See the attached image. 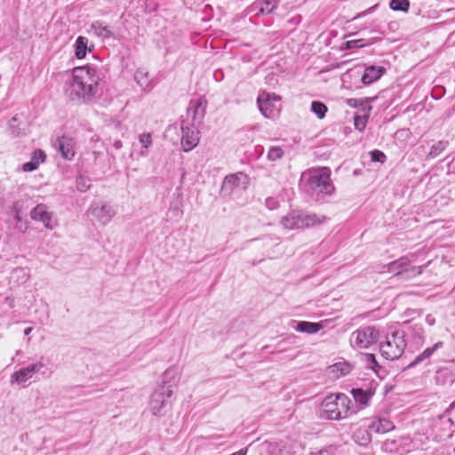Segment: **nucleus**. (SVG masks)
<instances>
[{"instance_id":"cd10ccee","label":"nucleus","mask_w":455,"mask_h":455,"mask_svg":"<svg viewBox=\"0 0 455 455\" xmlns=\"http://www.w3.org/2000/svg\"><path fill=\"white\" fill-rule=\"evenodd\" d=\"M448 142L440 140L431 147L428 156L432 158L438 156L447 147Z\"/></svg>"},{"instance_id":"2f4dec72","label":"nucleus","mask_w":455,"mask_h":455,"mask_svg":"<svg viewBox=\"0 0 455 455\" xmlns=\"http://www.w3.org/2000/svg\"><path fill=\"white\" fill-rule=\"evenodd\" d=\"M363 361L366 363L367 367L377 371V368H379L376 357L373 354H364L362 356Z\"/></svg>"},{"instance_id":"412c9836","label":"nucleus","mask_w":455,"mask_h":455,"mask_svg":"<svg viewBox=\"0 0 455 455\" xmlns=\"http://www.w3.org/2000/svg\"><path fill=\"white\" fill-rule=\"evenodd\" d=\"M89 40L85 36H78L75 43L76 57H85L87 52H91L92 46H88Z\"/></svg>"},{"instance_id":"ddd939ff","label":"nucleus","mask_w":455,"mask_h":455,"mask_svg":"<svg viewBox=\"0 0 455 455\" xmlns=\"http://www.w3.org/2000/svg\"><path fill=\"white\" fill-rule=\"evenodd\" d=\"M88 212L102 225L109 223L116 214V212L110 205L100 204H93L88 210Z\"/></svg>"},{"instance_id":"f704fd0d","label":"nucleus","mask_w":455,"mask_h":455,"mask_svg":"<svg viewBox=\"0 0 455 455\" xmlns=\"http://www.w3.org/2000/svg\"><path fill=\"white\" fill-rule=\"evenodd\" d=\"M414 259H411L409 257H402L397 260L392 262V267L399 266L403 271L409 267L410 263Z\"/></svg>"},{"instance_id":"c85d7f7f","label":"nucleus","mask_w":455,"mask_h":455,"mask_svg":"<svg viewBox=\"0 0 455 455\" xmlns=\"http://www.w3.org/2000/svg\"><path fill=\"white\" fill-rule=\"evenodd\" d=\"M20 120H19V116H13L10 122H9V128H10V131L12 132V134L13 136H20V134L23 133V130L24 129H21L20 127Z\"/></svg>"},{"instance_id":"4c0bfd02","label":"nucleus","mask_w":455,"mask_h":455,"mask_svg":"<svg viewBox=\"0 0 455 455\" xmlns=\"http://www.w3.org/2000/svg\"><path fill=\"white\" fill-rule=\"evenodd\" d=\"M422 273V267H407L405 270H404V275H406V277H412V276H416V275H419Z\"/></svg>"},{"instance_id":"a18cd8bd","label":"nucleus","mask_w":455,"mask_h":455,"mask_svg":"<svg viewBox=\"0 0 455 455\" xmlns=\"http://www.w3.org/2000/svg\"><path fill=\"white\" fill-rule=\"evenodd\" d=\"M311 455H332L329 450H321L317 452L312 453Z\"/></svg>"},{"instance_id":"c756f323","label":"nucleus","mask_w":455,"mask_h":455,"mask_svg":"<svg viewBox=\"0 0 455 455\" xmlns=\"http://www.w3.org/2000/svg\"><path fill=\"white\" fill-rule=\"evenodd\" d=\"M389 6L394 11L406 12L409 9L410 2L408 0H391Z\"/></svg>"},{"instance_id":"c03bdc74","label":"nucleus","mask_w":455,"mask_h":455,"mask_svg":"<svg viewBox=\"0 0 455 455\" xmlns=\"http://www.w3.org/2000/svg\"><path fill=\"white\" fill-rule=\"evenodd\" d=\"M426 322L429 324V325H434L435 323V319L433 315H427L426 316Z\"/></svg>"},{"instance_id":"6ab92c4d","label":"nucleus","mask_w":455,"mask_h":455,"mask_svg":"<svg viewBox=\"0 0 455 455\" xmlns=\"http://www.w3.org/2000/svg\"><path fill=\"white\" fill-rule=\"evenodd\" d=\"M134 79L143 91L148 92L151 90L152 81L145 68H139L134 75Z\"/></svg>"},{"instance_id":"2eb2a0df","label":"nucleus","mask_w":455,"mask_h":455,"mask_svg":"<svg viewBox=\"0 0 455 455\" xmlns=\"http://www.w3.org/2000/svg\"><path fill=\"white\" fill-rule=\"evenodd\" d=\"M75 141L72 138L68 136H62L58 139L56 147L60 152L63 158L71 160L75 156Z\"/></svg>"},{"instance_id":"f03ea898","label":"nucleus","mask_w":455,"mask_h":455,"mask_svg":"<svg viewBox=\"0 0 455 455\" xmlns=\"http://www.w3.org/2000/svg\"><path fill=\"white\" fill-rule=\"evenodd\" d=\"M162 386L151 395L149 410L157 417L164 416L170 408L169 398L172 395L177 387L176 372L174 370H166L162 378Z\"/></svg>"},{"instance_id":"a211bd4d","label":"nucleus","mask_w":455,"mask_h":455,"mask_svg":"<svg viewBox=\"0 0 455 455\" xmlns=\"http://www.w3.org/2000/svg\"><path fill=\"white\" fill-rule=\"evenodd\" d=\"M351 365L347 362H339L328 368L329 374L335 379L346 376L351 371Z\"/></svg>"},{"instance_id":"6e6552de","label":"nucleus","mask_w":455,"mask_h":455,"mask_svg":"<svg viewBox=\"0 0 455 455\" xmlns=\"http://www.w3.org/2000/svg\"><path fill=\"white\" fill-rule=\"evenodd\" d=\"M258 106L267 118H275L281 111V98L275 94L263 92L258 97Z\"/></svg>"},{"instance_id":"a19ab883","label":"nucleus","mask_w":455,"mask_h":455,"mask_svg":"<svg viewBox=\"0 0 455 455\" xmlns=\"http://www.w3.org/2000/svg\"><path fill=\"white\" fill-rule=\"evenodd\" d=\"M347 104L351 108H356L359 104L361 105L362 103L359 100L351 98L347 100Z\"/></svg>"},{"instance_id":"72a5a7b5","label":"nucleus","mask_w":455,"mask_h":455,"mask_svg":"<svg viewBox=\"0 0 455 455\" xmlns=\"http://www.w3.org/2000/svg\"><path fill=\"white\" fill-rule=\"evenodd\" d=\"M278 0H264L263 4L260 7V12H271L278 5Z\"/></svg>"},{"instance_id":"0eeeda50","label":"nucleus","mask_w":455,"mask_h":455,"mask_svg":"<svg viewBox=\"0 0 455 455\" xmlns=\"http://www.w3.org/2000/svg\"><path fill=\"white\" fill-rule=\"evenodd\" d=\"M379 331L376 327L365 326L352 332L350 343L356 348H368L375 344L379 340Z\"/></svg>"},{"instance_id":"9d476101","label":"nucleus","mask_w":455,"mask_h":455,"mask_svg":"<svg viewBox=\"0 0 455 455\" xmlns=\"http://www.w3.org/2000/svg\"><path fill=\"white\" fill-rule=\"evenodd\" d=\"M30 218L35 221L43 223V225L50 230H52L58 226L53 212L44 204H38L31 210Z\"/></svg>"},{"instance_id":"5701e85b","label":"nucleus","mask_w":455,"mask_h":455,"mask_svg":"<svg viewBox=\"0 0 455 455\" xmlns=\"http://www.w3.org/2000/svg\"><path fill=\"white\" fill-rule=\"evenodd\" d=\"M443 347V342L439 341L436 342L433 347L426 348L420 355H417L415 359L409 364V367H413L420 363H422L424 360L429 358L434 352Z\"/></svg>"},{"instance_id":"e433bc0d","label":"nucleus","mask_w":455,"mask_h":455,"mask_svg":"<svg viewBox=\"0 0 455 455\" xmlns=\"http://www.w3.org/2000/svg\"><path fill=\"white\" fill-rule=\"evenodd\" d=\"M139 141L144 148H148L152 144L151 133H142L139 136Z\"/></svg>"},{"instance_id":"a878e982","label":"nucleus","mask_w":455,"mask_h":455,"mask_svg":"<svg viewBox=\"0 0 455 455\" xmlns=\"http://www.w3.org/2000/svg\"><path fill=\"white\" fill-rule=\"evenodd\" d=\"M371 109V107H370V106L364 107L363 108V115H356L355 116V127L357 130H359V131L364 130V128L366 126V124L368 122V118H369V115H370Z\"/></svg>"},{"instance_id":"bb28decb","label":"nucleus","mask_w":455,"mask_h":455,"mask_svg":"<svg viewBox=\"0 0 455 455\" xmlns=\"http://www.w3.org/2000/svg\"><path fill=\"white\" fill-rule=\"evenodd\" d=\"M311 111L315 114L319 119H323L327 112V107L321 101H313Z\"/></svg>"},{"instance_id":"20e7f679","label":"nucleus","mask_w":455,"mask_h":455,"mask_svg":"<svg viewBox=\"0 0 455 455\" xmlns=\"http://www.w3.org/2000/svg\"><path fill=\"white\" fill-rule=\"evenodd\" d=\"M351 400L344 394L327 395L320 405L323 418L331 420H339L347 418L352 412Z\"/></svg>"},{"instance_id":"f8f14e48","label":"nucleus","mask_w":455,"mask_h":455,"mask_svg":"<svg viewBox=\"0 0 455 455\" xmlns=\"http://www.w3.org/2000/svg\"><path fill=\"white\" fill-rule=\"evenodd\" d=\"M181 145L184 151L192 150L199 142L198 126L182 122L181 125Z\"/></svg>"},{"instance_id":"7ed1b4c3","label":"nucleus","mask_w":455,"mask_h":455,"mask_svg":"<svg viewBox=\"0 0 455 455\" xmlns=\"http://www.w3.org/2000/svg\"><path fill=\"white\" fill-rule=\"evenodd\" d=\"M300 182L307 192L331 195L334 191V186L331 181V170L328 167L304 172Z\"/></svg>"},{"instance_id":"58836bf2","label":"nucleus","mask_w":455,"mask_h":455,"mask_svg":"<svg viewBox=\"0 0 455 455\" xmlns=\"http://www.w3.org/2000/svg\"><path fill=\"white\" fill-rule=\"evenodd\" d=\"M266 206L269 210H274L278 207V201L275 198L268 197L266 199Z\"/></svg>"},{"instance_id":"423d86ee","label":"nucleus","mask_w":455,"mask_h":455,"mask_svg":"<svg viewBox=\"0 0 455 455\" xmlns=\"http://www.w3.org/2000/svg\"><path fill=\"white\" fill-rule=\"evenodd\" d=\"M327 220L324 215L306 213L299 211H292L281 220V225L285 229L311 228L323 223Z\"/></svg>"},{"instance_id":"37998d69","label":"nucleus","mask_w":455,"mask_h":455,"mask_svg":"<svg viewBox=\"0 0 455 455\" xmlns=\"http://www.w3.org/2000/svg\"><path fill=\"white\" fill-rule=\"evenodd\" d=\"M13 275H22L24 278L27 277V272L24 268H16L14 269L13 273H12Z\"/></svg>"},{"instance_id":"39448f33","label":"nucleus","mask_w":455,"mask_h":455,"mask_svg":"<svg viewBox=\"0 0 455 455\" xmlns=\"http://www.w3.org/2000/svg\"><path fill=\"white\" fill-rule=\"evenodd\" d=\"M406 345L404 331H394L386 334L385 340L380 342L379 352L383 357L393 361L401 357Z\"/></svg>"},{"instance_id":"b1692460","label":"nucleus","mask_w":455,"mask_h":455,"mask_svg":"<svg viewBox=\"0 0 455 455\" xmlns=\"http://www.w3.org/2000/svg\"><path fill=\"white\" fill-rule=\"evenodd\" d=\"M394 424L387 419H379L373 421L370 428L376 433H387L394 428Z\"/></svg>"},{"instance_id":"ea45409f","label":"nucleus","mask_w":455,"mask_h":455,"mask_svg":"<svg viewBox=\"0 0 455 455\" xmlns=\"http://www.w3.org/2000/svg\"><path fill=\"white\" fill-rule=\"evenodd\" d=\"M387 271L389 273H395V275H404V271L403 269H401V267L399 266H395L394 267H392V262L390 264H388L387 266Z\"/></svg>"},{"instance_id":"f257e3e1","label":"nucleus","mask_w":455,"mask_h":455,"mask_svg":"<svg viewBox=\"0 0 455 455\" xmlns=\"http://www.w3.org/2000/svg\"><path fill=\"white\" fill-rule=\"evenodd\" d=\"M98 92V76L95 71L87 67L73 69L67 92L72 100L89 102Z\"/></svg>"},{"instance_id":"393cba45","label":"nucleus","mask_w":455,"mask_h":455,"mask_svg":"<svg viewBox=\"0 0 455 455\" xmlns=\"http://www.w3.org/2000/svg\"><path fill=\"white\" fill-rule=\"evenodd\" d=\"M91 31L97 36L108 38L111 36V31L108 26L100 21H95L92 24Z\"/></svg>"},{"instance_id":"7c9ffc66","label":"nucleus","mask_w":455,"mask_h":455,"mask_svg":"<svg viewBox=\"0 0 455 455\" xmlns=\"http://www.w3.org/2000/svg\"><path fill=\"white\" fill-rule=\"evenodd\" d=\"M91 187V180L84 175H80L76 179V188L80 192H85L87 191Z\"/></svg>"},{"instance_id":"79ce46f5","label":"nucleus","mask_w":455,"mask_h":455,"mask_svg":"<svg viewBox=\"0 0 455 455\" xmlns=\"http://www.w3.org/2000/svg\"><path fill=\"white\" fill-rule=\"evenodd\" d=\"M360 40H351L347 42V48H354V47H361L363 46L362 44H360Z\"/></svg>"},{"instance_id":"dca6fc26","label":"nucleus","mask_w":455,"mask_h":455,"mask_svg":"<svg viewBox=\"0 0 455 455\" xmlns=\"http://www.w3.org/2000/svg\"><path fill=\"white\" fill-rule=\"evenodd\" d=\"M46 159V154L42 149H36L33 152L29 162L22 165L24 172H33L38 168L40 164L44 163Z\"/></svg>"},{"instance_id":"4be33fe9","label":"nucleus","mask_w":455,"mask_h":455,"mask_svg":"<svg viewBox=\"0 0 455 455\" xmlns=\"http://www.w3.org/2000/svg\"><path fill=\"white\" fill-rule=\"evenodd\" d=\"M322 328L323 325L319 323L301 321L297 323L295 330L299 332L315 334L317 333Z\"/></svg>"},{"instance_id":"9b49d317","label":"nucleus","mask_w":455,"mask_h":455,"mask_svg":"<svg viewBox=\"0 0 455 455\" xmlns=\"http://www.w3.org/2000/svg\"><path fill=\"white\" fill-rule=\"evenodd\" d=\"M207 102L204 99L192 100L187 109V124H192L194 125H199L205 115Z\"/></svg>"},{"instance_id":"1a4fd4ad","label":"nucleus","mask_w":455,"mask_h":455,"mask_svg":"<svg viewBox=\"0 0 455 455\" xmlns=\"http://www.w3.org/2000/svg\"><path fill=\"white\" fill-rule=\"evenodd\" d=\"M249 178L243 172L227 176L222 183L221 192L224 196H231L235 190H243L248 187Z\"/></svg>"},{"instance_id":"4468645a","label":"nucleus","mask_w":455,"mask_h":455,"mask_svg":"<svg viewBox=\"0 0 455 455\" xmlns=\"http://www.w3.org/2000/svg\"><path fill=\"white\" fill-rule=\"evenodd\" d=\"M43 367L44 363L42 362L29 364L13 372L11 376V381L12 383L23 384L32 379L34 374L39 371Z\"/></svg>"},{"instance_id":"f3484780","label":"nucleus","mask_w":455,"mask_h":455,"mask_svg":"<svg viewBox=\"0 0 455 455\" xmlns=\"http://www.w3.org/2000/svg\"><path fill=\"white\" fill-rule=\"evenodd\" d=\"M385 72L383 67L369 66L364 69L362 76V82L364 84H371L377 81Z\"/></svg>"},{"instance_id":"473e14b6","label":"nucleus","mask_w":455,"mask_h":455,"mask_svg":"<svg viewBox=\"0 0 455 455\" xmlns=\"http://www.w3.org/2000/svg\"><path fill=\"white\" fill-rule=\"evenodd\" d=\"M283 150L280 147H272L267 153V159L270 161H276L283 156Z\"/></svg>"},{"instance_id":"c9c22d12","label":"nucleus","mask_w":455,"mask_h":455,"mask_svg":"<svg viewBox=\"0 0 455 455\" xmlns=\"http://www.w3.org/2000/svg\"><path fill=\"white\" fill-rule=\"evenodd\" d=\"M371 159L372 162L384 163L387 159L386 155L379 150H372L371 153Z\"/></svg>"},{"instance_id":"49530a36","label":"nucleus","mask_w":455,"mask_h":455,"mask_svg":"<svg viewBox=\"0 0 455 455\" xmlns=\"http://www.w3.org/2000/svg\"><path fill=\"white\" fill-rule=\"evenodd\" d=\"M113 147H114L116 149H117V150H118V149H121V148H122V147H123V143H122V141H121V140H115V141H114V143H113Z\"/></svg>"},{"instance_id":"de8ad7c7","label":"nucleus","mask_w":455,"mask_h":455,"mask_svg":"<svg viewBox=\"0 0 455 455\" xmlns=\"http://www.w3.org/2000/svg\"><path fill=\"white\" fill-rule=\"evenodd\" d=\"M33 328L32 327H28L24 330V334L25 335H29L30 332L32 331Z\"/></svg>"},{"instance_id":"aec40b11","label":"nucleus","mask_w":455,"mask_h":455,"mask_svg":"<svg viewBox=\"0 0 455 455\" xmlns=\"http://www.w3.org/2000/svg\"><path fill=\"white\" fill-rule=\"evenodd\" d=\"M351 394L355 402L360 404L366 406L369 403V401L373 395V392L371 389L363 390L362 388H353L351 390Z\"/></svg>"}]
</instances>
